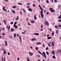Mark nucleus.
<instances>
[{
    "label": "nucleus",
    "mask_w": 61,
    "mask_h": 61,
    "mask_svg": "<svg viewBox=\"0 0 61 61\" xmlns=\"http://www.w3.org/2000/svg\"><path fill=\"white\" fill-rule=\"evenodd\" d=\"M14 31V29L13 28H11L10 29L11 32H13Z\"/></svg>",
    "instance_id": "nucleus-5"
},
{
    "label": "nucleus",
    "mask_w": 61,
    "mask_h": 61,
    "mask_svg": "<svg viewBox=\"0 0 61 61\" xmlns=\"http://www.w3.org/2000/svg\"><path fill=\"white\" fill-rule=\"evenodd\" d=\"M43 47H45V46H44V44H43Z\"/></svg>",
    "instance_id": "nucleus-55"
},
{
    "label": "nucleus",
    "mask_w": 61,
    "mask_h": 61,
    "mask_svg": "<svg viewBox=\"0 0 61 61\" xmlns=\"http://www.w3.org/2000/svg\"><path fill=\"white\" fill-rule=\"evenodd\" d=\"M40 56L39 55H38V57H39Z\"/></svg>",
    "instance_id": "nucleus-60"
},
{
    "label": "nucleus",
    "mask_w": 61,
    "mask_h": 61,
    "mask_svg": "<svg viewBox=\"0 0 61 61\" xmlns=\"http://www.w3.org/2000/svg\"><path fill=\"white\" fill-rule=\"evenodd\" d=\"M23 12H24V13H25V12H26V11H25V9H23Z\"/></svg>",
    "instance_id": "nucleus-21"
},
{
    "label": "nucleus",
    "mask_w": 61,
    "mask_h": 61,
    "mask_svg": "<svg viewBox=\"0 0 61 61\" xmlns=\"http://www.w3.org/2000/svg\"><path fill=\"white\" fill-rule=\"evenodd\" d=\"M46 54L47 55H49V53L47 51L46 52Z\"/></svg>",
    "instance_id": "nucleus-39"
},
{
    "label": "nucleus",
    "mask_w": 61,
    "mask_h": 61,
    "mask_svg": "<svg viewBox=\"0 0 61 61\" xmlns=\"http://www.w3.org/2000/svg\"><path fill=\"white\" fill-rule=\"evenodd\" d=\"M28 11H30V12H32V9H31L30 8V9H28Z\"/></svg>",
    "instance_id": "nucleus-4"
},
{
    "label": "nucleus",
    "mask_w": 61,
    "mask_h": 61,
    "mask_svg": "<svg viewBox=\"0 0 61 61\" xmlns=\"http://www.w3.org/2000/svg\"><path fill=\"white\" fill-rule=\"evenodd\" d=\"M46 24L47 25H49V24L48 23V21H46Z\"/></svg>",
    "instance_id": "nucleus-10"
},
{
    "label": "nucleus",
    "mask_w": 61,
    "mask_h": 61,
    "mask_svg": "<svg viewBox=\"0 0 61 61\" xmlns=\"http://www.w3.org/2000/svg\"><path fill=\"white\" fill-rule=\"evenodd\" d=\"M6 10V9H4V10H3L4 11H5V10Z\"/></svg>",
    "instance_id": "nucleus-62"
},
{
    "label": "nucleus",
    "mask_w": 61,
    "mask_h": 61,
    "mask_svg": "<svg viewBox=\"0 0 61 61\" xmlns=\"http://www.w3.org/2000/svg\"><path fill=\"white\" fill-rule=\"evenodd\" d=\"M52 9H53V8H51L49 9V10H50L51 12L52 11Z\"/></svg>",
    "instance_id": "nucleus-22"
},
{
    "label": "nucleus",
    "mask_w": 61,
    "mask_h": 61,
    "mask_svg": "<svg viewBox=\"0 0 61 61\" xmlns=\"http://www.w3.org/2000/svg\"><path fill=\"white\" fill-rule=\"evenodd\" d=\"M34 22H35V21L33 20L32 21H31V23H34Z\"/></svg>",
    "instance_id": "nucleus-33"
},
{
    "label": "nucleus",
    "mask_w": 61,
    "mask_h": 61,
    "mask_svg": "<svg viewBox=\"0 0 61 61\" xmlns=\"http://www.w3.org/2000/svg\"><path fill=\"white\" fill-rule=\"evenodd\" d=\"M54 34H55V33H54V31H52V36H54Z\"/></svg>",
    "instance_id": "nucleus-11"
},
{
    "label": "nucleus",
    "mask_w": 61,
    "mask_h": 61,
    "mask_svg": "<svg viewBox=\"0 0 61 61\" xmlns=\"http://www.w3.org/2000/svg\"><path fill=\"white\" fill-rule=\"evenodd\" d=\"M5 6H4V7H3V10L5 9Z\"/></svg>",
    "instance_id": "nucleus-42"
},
{
    "label": "nucleus",
    "mask_w": 61,
    "mask_h": 61,
    "mask_svg": "<svg viewBox=\"0 0 61 61\" xmlns=\"http://www.w3.org/2000/svg\"><path fill=\"white\" fill-rule=\"evenodd\" d=\"M18 19H19V17L18 16L17 17V18L15 20L16 21H17V20H18Z\"/></svg>",
    "instance_id": "nucleus-14"
},
{
    "label": "nucleus",
    "mask_w": 61,
    "mask_h": 61,
    "mask_svg": "<svg viewBox=\"0 0 61 61\" xmlns=\"http://www.w3.org/2000/svg\"><path fill=\"white\" fill-rule=\"evenodd\" d=\"M46 2H47V4H48V3H49V1L48 0H47L46 1Z\"/></svg>",
    "instance_id": "nucleus-47"
},
{
    "label": "nucleus",
    "mask_w": 61,
    "mask_h": 61,
    "mask_svg": "<svg viewBox=\"0 0 61 61\" xmlns=\"http://www.w3.org/2000/svg\"><path fill=\"white\" fill-rule=\"evenodd\" d=\"M19 39L20 40H21V39H22V38H21V37L20 36H19Z\"/></svg>",
    "instance_id": "nucleus-36"
},
{
    "label": "nucleus",
    "mask_w": 61,
    "mask_h": 61,
    "mask_svg": "<svg viewBox=\"0 0 61 61\" xmlns=\"http://www.w3.org/2000/svg\"><path fill=\"white\" fill-rule=\"evenodd\" d=\"M43 11L42 10L41 11V14L42 18L43 19V18H44V15L43 14Z\"/></svg>",
    "instance_id": "nucleus-2"
},
{
    "label": "nucleus",
    "mask_w": 61,
    "mask_h": 61,
    "mask_svg": "<svg viewBox=\"0 0 61 61\" xmlns=\"http://www.w3.org/2000/svg\"><path fill=\"white\" fill-rule=\"evenodd\" d=\"M52 53L53 55H55V51H52Z\"/></svg>",
    "instance_id": "nucleus-15"
},
{
    "label": "nucleus",
    "mask_w": 61,
    "mask_h": 61,
    "mask_svg": "<svg viewBox=\"0 0 61 61\" xmlns=\"http://www.w3.org/2000/svg\"><path fill=\"white\" fill-rule=\"evenodd\" d=\"M40 8V7H41V6H40V5H39L38 6Z\"/></svg>",
    "instance_id": "nucleus-59"
},
{
    "label": "nucleus",
    "mask_w": 61,
    "mask_h": 61,
    "mask_svg": "<svg viewBox=\"0 0 61 61\" xmlns=\"http://www.w3.org/2000/svg\"><path fill=\"white\" fill-rule=\"evenodd\" d=\"M36 45H41V43H38L36 44Z\"/></svg>",
    "instance_id": "nucleus-29"
},
{
    "label": "nucleus",
    "mask_w": 61,
    "mask_h": 61,
    "mask_svg": "<svg viewBox=\"0 0 61 61\" xmlns=\"http://www.w3.org/2000/svg\"><path fill=\"white\" fill-rule=\"evenodd\" d=\"M48 49V47H47L46 49V50H47Z\"/></svg>",
    "instance_id": "nucleus-50"
},
{
    "label": "nucleus",
    "mask_w": 61,
    "mask_h": 61,
    "mask_svg": "<svg viewBox=\"0 0 61 61\" xmlns=\"http://www.w3.org/2000/svg\"><path fill=\"white\" fill-rule=\"evenodd\" d=\"M14 27H15V29H16L17 28V27H17V26H16V25H13Z\"/></svg>",
    "instance_id": "nucleus-12"
},
{
    "label": "nucleus",
    "mask_w": 61,
    "mask_h": 61,
    "mask_svg": "<svg viewBox=\"0 0 61 61\" xmlns=\"http://www.w3.org/2000/svg\"><path fill=\"white\" fill-rule=\"evenodd\" d=\"M54 42H52V46H54Z\"/></svg>",
    "instance_id": "nucleus-19"
},
{
    "label": "nucleus",
    "mask_w": 61,
    "mask_h": 61,
    "mask_svg": "<svg viewBox=\"0 0 61 61\" xmlns=\"http://www.w3.org/2000/svg\"><path fill=\"white\" fill-rule=\"evenodd\" d=\"M58 6L59 8H60V7H61V5H59Z\"/></svg>",
    "instance_id": "nucleus-44"
},
{
    "label": "nucleus",
    "mask_w": 61,
    "mask_h": 61,
    "mask_svg": "<svg viewBox=\"0 0 61 61\" xmlns=\"http://www.w3.org/2000/svg\"><path fill=\"white\" fill-rule=\"evenodd\" d=\"M58 18H59V19H61V14L60 15V16H59L58 17Z\"/></svg>",
    "instance_id": "nucleus-26"
},
{
    "label": "nucleus",
    "mask_w": 61,
    "mask_h": 61,
    "mask_svg": "<svg viewBox=\"0 0 61 61\" xmlns=\"http://www.w3.org/2000/svg\"><path fill=\"white\" fill-rule=\"evenodd\" d=\"M46 14L47 15H48V12H46Z\"/></svg>",
    "instance_id": "nucleus-63"
},
{
    "label": "nucleus",
    "mask_w": 61,
    "mask_h": 61,
    "mask_svg": "<svg viewBox=\"0 0 61 61\" xmlns=\"http://www.w3.org/2000/svg\"><path fill=\"white\" fill-rule=\"evenodd\" d=\"M58 51L59 52V53H61V50H59Z\"/></svg>",
    "instance_id": "nucleus-27"
},
{
    "label": "nucleus",
    "mask_w": 61,
    "mask_h": 61,
    "mask_svg": "<svg viewBox=\"0 0 61 61\" xmlns=\"http://www.w3.org/2000/svg\"><path fill=\"white\" fill-rule=\"evenodd\" d=\"M12 12H13V13H14V14H15V11L14 10H12Z\"/></svg>",
    "instance_id": "nucleus-23"
},
{
    "label": "nucleus",
    "mask_w": 61,
    "mask_h": 61,
    "mask_svg": "<svg viewBox=\"0 0 61 61\" xmlns=\"http://www.w3.org/2000/svg\"><path fill=\"white\" fill-rule=\"evenodd\" d=\"M4 54H6V51H5V50H4Z\"/></svg>",
    "instance_id": "nucleus-28"
},
{
    "label": "nucleus",
    "mask_w": 61,
    "mask_h": 61,
    "mask_svg": "<svg viewBox=\"0 0 61 61\" xmlns=\"http://www.w3.org/2000/svg\"><path fill=\"white\" fill-rule=\"evenodd\" d=\"M3 21H4V23H6V21H5V20H3Z\"/></svg>",
    "instance_id": "nucleus-41"
},
{
    "label": "nucleus",
    "mask_w": 61,
    "mask_h": 61,
    "mask_svg": "<svg viewBox=\"0 0 61 61\" xmlns=\"http://www.w3.org/2000/svg\"><path fill=\"white\" fill-rule=\"evenodd\" d=\"M18 4H19V5H22V4L21 3H18Z\"/></svg>",
    "instance_id": "nucleus-38"
},
{
    "label": "nucleus",
    "mask_w": 61,
    "mask_h": 61,
    "mask_svg": "<svg viewBox=\"0 0 61 61\" xmlns=\"http://www.w3.org/2000/svg\"><path fill=\"white\" fill-rule=\"evenodd\" d=\"M30 48H31V49H32L33 48V47H31V46H30Z\"/></svg>",
    "instance_id": "nucleus-58"
},
{
    "label": "nucleus",
    "mask_w": 61,
    "mask_h": 61,
    "mask_svg": "<svg viewBox=\"0 0 61 61\" xmlns=\"http://www.w3.org/2000/svg\"><path fill=\"white\" fill-rule=\"evenodd\" d=\"M49 34H47V37H49Z\"/></svg>",
    "instance_id": "nucleus-52"
},
{
    "label": "nucleus",
    "mask_w": 61,
    "mask_h": 61,
    "mask_svg": "<svg viewBox=\"0 0 61 61\" xmlns=\"http://www.w3.org/2000/svg\"><path fill=\"white\" fill-rule=\"evenodd\" d=\"M14 24V23H13V22H11L10 23V24Z\"/></svg>",
    "instance_id": "nucleus-48"
},
{
    "label": "nucleus",
    "mask_w": 61,
    "mask_h": 61,
    "mask_svg": "<svg viewBox=\"0 0 61 61\" xmlns=\"http://www.w3.org/2000/svg\"><path fill=\"white\" fill-rule=\"evenodd\" d=\"M59 28L60 29H61V25L60 24L58 25Z\"/></svg>",
    "instance_id": "nucleus-9"
},
{
    "label": "nucleus",
    "mask_w": 61,
    "mask_h": 61,
    "mask_svg": "<svg viewBox=\"0 0 61 61\" xmlns=\"http://www.w3.org/2000/svg\"><path fill=\"white\" fill-rule=\"evenodd\" d=\"M2 36H4V35H5V33H3L2 35Z\"/></svg>",
    "instance_id": "nucleus-56"
},
{
    "label": "nucleus",
    "mask_w": 61,
    "mask_h": 61,
    "mask_svg": "<svg viewBox=\"0 0 61 61\" xmlns=\"http://www.w3.org/2000/svg\"><path fill=\"white\" fill-rule=\"evenodd\" d=\"M5 44L6 46H7V43L6 41H5Z\"/></svg>",
    "instance_id": "nucleus-7"
},
{
    "label": "nucleus",
    "mask_w": 61,
    "mask_h": 61,
    "mask_svg": "<svg viewBox=\"0 0 61 61\" xmlns=\"http://www.w3.org/2000/svg\"><path fill=\"white\" fill-rule=\"evenodd\" d=\"M55 27H56L57 28V29H58V27H57V26H55Z\"/></svg>",
    "instance_id": "nucleus-46"
},
{
    "label": "nucleus",
    "mask_w": 61,
    "mask_h": 61,
    "mask_svg": "<svg viewBox=\"0 0 61 61\" xmlns=\"http://www.w3.org/2000/svg\"><path fill=\"white\" fill-rule=\"evenodd\" d=\"M38 53H39V54H40L41 55H43H43H46V54L45 53V52H42L43 54H42V53H41V52H40V51H38Z\"/></svg>",
    "instance_id": "nucleus-1"
},
{
    "label": "nucleus",
    "mask_w": 61,
    "mask_h": 61,
    "mask_svg": "<svg viewBox=\"0 0 61 61\" xmlns=\"http://www.w3.org/2000/svg\"><path fill=\"white\" fill-rule=\"evenodd\" d=\"M17 59L18 61H19V58L18 57Z\"/></svg>",
    "instance_id": "nucleus-54"
},
{
    "label": "nucleus",
    "mask_w": 61,
    "mask_h": 61,
    "mask_svg": "<svg viewBox=\"0 0 61 61\" xmlns=\"http://www.w3.org/2000/svg\"><path fill=\"white\" fill-rule=\"evenodd\" d=\"M43 56L45 58H46V55L45 54V55H44Z\"/></svg>",
    "instance_id": "nucleus-25"
},
{
    "label": "nucleus",
    "mask_w": 61,
    "mask_h": 61,
    "mask_svg": "<svg viewBox=\"0 0 61 61\" xmlns=\"http://www.w3.org/2000/svg\"><path fill=\"white\" fill-rule=\"evenodd\" d=\"M35 49L36 50H38V47H36L35 48Z\"/></svg>",
    "instance_id": "nucleus-31"
},
{
    "label": "nucleus",
    "mask_w": 61,
    "mask_h": 61,
    "mask_svg": "<svg viewBox=\"0 0 61 61\" xmlns=\"http://www.w3.org/2000/svg\"><path fill=\"white\" fill-rule=\"evenodd\" d=\"M48 46H50V47H51V45H50V44H49V43H48Z\"/></svg>",
    "instance_id": "nucleus-40"
},
{
    "label": "nucleus",
    "mask_w": 61,
    "mask_h": 61,
    "mask_svg": "<svg viewBox=\"0 0 61 61\" xmlns=\"http://www.w3.org/2000/svg\"><path fill=\"white\" fill-rule=\"evenodd\" d=\"M16 34L15 33L14 34V37H16Z\"/></svg>",
    "instance_id": "nucleus-32"
},
{
    "label": "nucleus",
    "mask_w": 61,
    "mask_h": 61,
    "mask_svg": "<svg viewBox=\"0 0 61 61\" xmlns=\"http://www.w3.org/2000/svg\"><path fill=\"white\" fill-rule=\"evenodd\" d=\"M52 37H48L47 38V40H48V39H51L52 38Z\"/></svg>",
    "instance_id": "nucleus-8"
},
{
    "label": "nucleus",
    "mask_w": 61,
    "mask_h": 61,
    "mask_svg": "<svg viewBox=\"0 0 61 61\" xmlns=\"http://www.w3.org/2000/svg\"><path fill=\"white\" fill-rule=\"evenodd\" d=\"M7 27L8 29L9 30V29H10V26H9V27H8V26H7Z\"/></svg>",
    "instance_id": "nucleus-17"
},
{
    "label": "nucleus",
    "mask_w": 61,
    "mask_h": 61,
    "mask_svg": "<svg viewBox=\"0 0 61 61\" xmlns=\"http://www.w3.org/2000/svg\"><path fill=\"white\" fill-rule=\"evenodd\" d=\"M54 2H55L56 3V2H57V0H54Z\"/></svg>",
    "instance_id": "nucleus-43"
},
{
    "label": "nucleus",
    "mask_w": 61,
    "mask_h": 61,
    "mask_svg": "<svg viewBox=\"0 0 61 61\" xmlns=\"http://www.w3.org/2000/svg\"><path fill=\"white\" fill-rule=\"evenodd\" d=\"M36 15H34V19H35V20H36V19H37V18L36 17Z\"/></svg>",
    "instance_id": "nucleus-13"
},
{
    "label": "nucleus",
    "mask_w": 61,
    "mask_h": 61,
    "mask_svg": "<svg viewBox=\"0 0 61 61\" xmlns=\"http://www.w3.org/2000/svg\"><path fill=\"white\" fill-rule=\"evenodd\" d=\"M30 3H28V5H30Z\"/></svg>",
    "instance_id": "nucleus-64"
},
{
    "label": "nucleus",
    "mask_w": 61,
    "mask_h": 61,
    "mask_svg": "<svg viewBox=\"0 0 61 61\" xmlns=\"http://www.w3.org/2000/svg\"><path fill=\"white\" fill-rule=\"evenodd\" d=\"M16 6H13L12 7V8H16Z\"/></svg>",
    "instance_id": "nucleus-18"
},
{
    "label": "nucleus",
    "mask_w": 61,
    "mask_h": 61,
    "mask_svg": "<svg viewBox=\"0 0 61 61\" xmlns=\"http://www.w3.org/2000/svg\"><path fill=\"white\" fill-rule=\"evenodd\" d=\"M56 34H58V30H56Z\"/></svg>",
    "instance_id": "nucleus-24"
},
{
    "label": "nucleus",
    "mask_w": 61,
    "mask_h": 61,
    "mask_svg": "<svg viewBox=\"0 0 61 61\" xmlns=\"http://www.w3.org/2000/svg\"><path fill=\"white\" fill-rule=\"evenodd\" d=\"M31 41H34V40L33 39H32L31 40Z\"/></svg>",
    "instance_id": "nucleus-53"
},
{
    "label": "nucleus",
    "mask_w": 61,
    "mask_h": 61,
    "mask_svg": "<svg viewBox=\"0 0 61 61\" xmlns=\"http://www.w3.org/2000/svg\"><path fill=\"white\" fill-rule=\"evenodd\" d=\"M16 24H17V22H15L14 23V25H16Z\"/></svg>",
    "instance_id": "nucleus-30"
},
{
    "label": "nucleus",
    "mask_w": 61,
    "mask_h": 61,
    "mask_svg": "<svg viewBox=\"0 0 61 61\" xmlns=\"http://www.w3.org/2000/svg\"><path fill=\"white\" fill-rule=\"evenodd\" d=\"M52 58H54V59H56V57H55V55H53V56Z\"/></svg>",
    "instance_id": "nucleus-20"
},
{
    "label": "nucleus",
    "mask_w": 61,
    "mask_h": 61,
    "mask_svg": "<svg viewBox=\"0 0 61 61\" xmlns=\"http://www.w3.org/2000/svg\"><path fill=\"white\" fill-rule=\"evenodd\" d=\"M20 14H21V15H23V13H22V11H20Z\"/></svg>",
    "instance_id": "nucleus-37"
},
{
    "label": "nucleus",
    "mask_w": 61,
    "mask_h": 61,
    "mask_svg": "<svg viewBox=\"0 0 61 61\" xmlns=\"http://www.w3.org/2000/svg\"><path fill=\"white\" fill-rule=\"evenodd\" d=\"M34 35H36V36H39V34L37 33H35L34 34Z\"/></svg>",
    "instance_id": "nucleus-6"
},
{
    "label": "nucleus",
    "mask_w": 61,
    "mask_h": 61,
    "mask_svg": "<svg viewBox=\"0 0 61 61\" xmlns=\"http://www.w3.org/2000/svg\"><path fill=\"white\" fill-rule=\"evenodd\" d=\"M29 54L30 55V56H33V53L32 52H29Z\"/></svg>",
    "instance_id": "nucleus-3"
},
{
    "label": "nucleus",
    "mask_w": 61,
    "mask_h": 61,
    "mask_svg": "<svg viewBox=\"0 0 61 61\" xmlns=\"http://www.w3.org/2000/svg\"><path fill=\"white\" fill-rule=\"evenodd\" d=\"M55 10H52L51 11V13H53V12H55Z\"/></svg>",
    "instance_id": "nucleus-16"
},
{
    "label": "nucleus",
    "mask_w": 61,
    "mask_h": 61,
    "mask_svg": "<svg viewBox=\"0 0 61 61\" xmlns=\"http://www.w3.org/2000/svg\"><path fill=\"white\" fill-rule=\"evenodd\" d=\"M27 60L28 61H30L29 60V58H28V57H27Z\"/></svg>",
    "instance_id": "nucleus-35"
},
{
    "label": "nucleus",
    "mask_w": 61,
    "mask_h": 61,
    "mask_svg": "<svg viewBox=\"0 0 61 61\" xmlns=\"http://www.w3.org/2000/svg\"><path fill=\"white\" fill-rule=\"evenodd\" d=\"M40 8L41 10H43V8H42V7H40Z\"/></svg>",
    "instance_id": "nucleus-34"
},
{
    "label": "nucleus",
    "mask_w": 61,
    "mask_h": 61,
    "mask_svg": "<svg viewBox=\"0 0 61 61\" xmlns=\"http://www.w3.org/2000/svg\"><path fill=\"white\" fill-rule=\"evenodd\" d=\"M22 34H25V32H22Z\"/></svg>",
    "instance_id": "nucleus-51"
},
{
    "label": "nucleus",
    "mask_w": 61,
    "mask_h": 61,
    "mask_svg": "<svg viewBox=\"0 0 61 61\" xmlns=\"http://www.w3.org/2000/svg\"><path fill=\"white\" fill-rule=\"evenodd\" d=\"M8 54L9 56L10 55V53L9 52L8 53Z\"/></svg>",
    "instance_id": "nucleus-49"
},
{
    "label": "nucleus",
    "mask_w": 61,
    "mask_h": 61,
    "mask_svg": "<svg viewBox=\"0 0 61 61\" xmlns=\"http://www.w3.org/2000/svg\"><path fill=\"white\" fill-rule=\"evenodd\" d=\"M43 25H41V28H43Z\"/></svg>",
    "instance_id": "nucleus-57"
},
{
    "label": "nucleus",
    "mask_w": 61,
    "mask_h": 61,
    "mask_svg": "<svg viewBox=\"0 0 61 61\" xmlns=\"http://www.w3.org/2000/svg\"><path fill=\"white\" fill-rule=\"evenodd\" d=\"M35 6H36V5H33V7H35Z\"/></svg>",
    "instance_id": "nucleus-61"
},
{
    "label": "nucleus",
    "mask_w": 61,
    "mask_h": 61,
    "mask_svg": "<svg viewBox=\"0 0 61 61\" xmlns=\"http://www.w3.org/2000/svg\"><path fill=\"white\" fill-rule=\"evenodd\" d=\"M33 39V40H34V41L36 40V38H34Z\"/></svg>",
    "instance_id": "nucleus-45"
}]
</instances>
